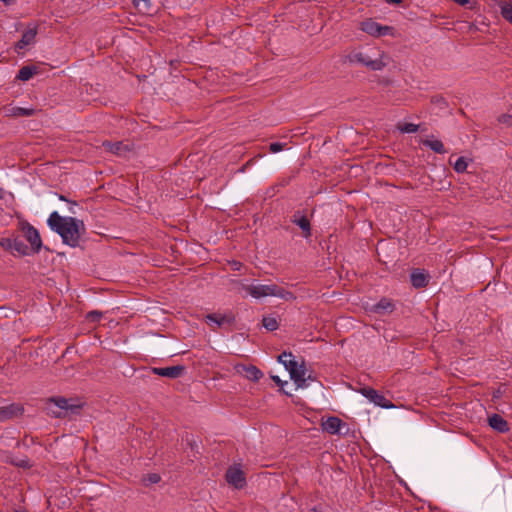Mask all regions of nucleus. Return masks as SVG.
<instances>
[{"mask_svg":"<svg viewBox=\"0 0 512 512\" xmlns=\"http://www.w3.org/2000/svg\"><path fill=\"white\" fill-rule=\"evenodd\" d=\"M58 198H59V200H61V201H65V202H67V203H68V201H69V200H68L64 195H59V196H58Z\"/></svg>","mask_w":512,"mask_h":512,"instance_id":"42","label":"nucleus"},{"mask_svg":"<svg viewBox=\"0 0 512 512\" xmlns=\"http://www.w3.org/2000/svg\"><path fill=\"white\" fill-rule=\"evenodd\" d=\"M102 317V312L93 310L87 313L86 318L92 322H98Z\"/></svg>","mask_w":512,"mask_h":512,"instance_id":"33","label":"nucleus"},{"mask_svg":"<svg viewBox=\"0 0 512 512\" xmlns=\"http://www.w3.org/2000/svg\"><path fill=\"white\" fill-rule=\"evenodd\" d=\"M37 72L35 66L26 65L20 68L17 74V79L21 81L30 80Z\"/></svg>","mask_w":512,"mask_h":512,"instance_id":"24","label":"nucleus"},{"mask_svg":"<svg viewBox=\"0 0 512 512\" xmlns=\"http://www.w3.org/2000/svg\"><path fill=\"white\" fill-rule=\"evenodd\" d=\"M501 396V391L500 390H497L493 393V398H499Z\"/></svg>","mask_w":512,"mask_h":512,"instance_id":"41","label":"nucleus"},{"mask_svg":"<svg viewBox=\"0 0 512 512\" xmlns=\"http://www.w3.org/2000/svg\"><path fill=\"white\" fill-rule=\"evenodd\" d=\"M272 380L279 386H283L285 383L278 376H272Z\"/></svg>","mask_w":512,"mask_h":512,"instance_id":"37","label":"nucleus"},{"mask_svg":"<svg viewBox=\"0 0 512 512\" xmlns=\"http://www.w3.org/2000/svg\"><path fill=\"white\" fill-rule=\"evenodd\" d=\"M361 29L371 36H385L389 33L390 27L383 26L373 20H366L361 23Z\"/></svg>","mask_w":512,"mask_h":512,"instance_id":"10","label":"nucleus"},{"mask_svg":"<svg viewBox=\"0 0 512 512\" xmlns=\"http://www.w3.org/2000/svg\"><path fill=\"white\" fill-rule=\"evenodd\" d=\"M501 14L505 20L512 24V3L505 4L502 7Z\"/></svg>","mask_w":512,"mask_h":512,"instance_id":"29","label":"nucleus"},{"mask_svg":"<svg viewBox=\"0 0 512 512\" xmlns=\"http://www.w3.org/2000/svg\"><path fill=\"white\" fill-rule=\"evenodd\" d=\"M278 362L283 364L285 369L290 373L292 369L297 367L298 362L295 360L291 352H283L278 356Z\"/></svg>","mask_w":512,"mask_h":512,"instance_id":"19","label":"nucleus"},{"mask_svg":"<svg viewBox=\"0 0 512 512\" xmlns=\"http://www.w3.org/2000/svg\"><path fill=\"white\" fill-rule=\"evenodd\" d=\"M225 479L236 489H242L246 485V478L240 465L230 466L226 471Z\"/></svg>","mask_w":512,"mask_h":512,"instance_id":"7","label":"nucleus"},{"mask_svg":"<svg viewBox=\"0 0 512 512\" xmlns=\"http://www.w3.org/2000/svg\"><path fill=\"white\" fill-rule=\"evenodd\" d=\"M345 426V423L338 417L331 416L322 423L323 430L329 434H340L341 428Z\"/></svg>","mask_w":512,"mask_h":512,"instance_id":"14","label":"nucleus"},{"mask_svg":"<svg viewBox=\"0 0 512 512\" xmlns=\"http://www.w3.org/2000/svg\"><path fill=\"white\" fill-rule=\"evenodd\" d=\"M498 121L507 126H511L512 125V114H502L501 116H499Z\"/></svg>","mask_w":512,"mask_h":512,"instance_id":"34","label":"nucleus"},{"mask_svg":"<svg viewBox=\"0 0 512 512\" xmlns=\"http://www.w3.org/2000/svg\"><path fill=\"white\" fill-rule=\"evenodd\" d=\"M151 372L155 375L166 377L170 379H177L185 372V366L176 365L170 367H152Z\"/></svg>","mask_w":512,"mask_h":512,"instance_id":"8","label":"nucleus"},{"mask_svg":"<svg viewBox=\"0 0 512 512\" xmlns=\"http://www.w3.org/2000/svg\"><path fill=\"white\" fill-rule=\"evenodd\" d=\"M35 110L33 108H23V107H11L7 109V113L10 116L21 117V116H32Z\"/></svg>","mask_w":512,"mask_h":512,"instance_id":"25","label":"nucleus"},{"mask_svg":"<svg viewBox=\"0 0 512 512\" xmlns=\"http://www.w3.org/2000/svg\"><path fill=\"white\" fill-rule=\"evenodd\" d=\"M422 143L425 147H428L435 153H438V154L446 153V150H445V147H444L442 141H440L438 139H434V138L425 139V140H423Z\"/></svg>","mask_w":512,"mask_h":512,"instance_id":"22","label":"nucleus"},{"mask_svg":"<svg viewBox=\"0 0 512 512\" xmlns=\"http://www.w3.org/2000/svg\"><path fill=\"white\" fill-rule=\"evenodd\" d=\"M388 4H401L402 0H385Z\"/></svg>","mask_w":512,"mask_h":512,"instance_id":"39","label":"nucleus"},{"mask_svg":"<svg viewBox=\"0 0 512 512\" xmlns=\"http://www.w3.org/2000/svg\"><path fill=\"white\" fill-rule=\"evenodd\" d=\"M262 324L268 331H274L279 327L277 319L272 316L263 317Z\"/></svg>","mask_w":512,"mask_h":512,"instance_id":"26","label":"nucleus"},{"mask_svg":"<svg viewBox=\"0 0 512 512\" xmlns=\"http://www.w3.org/2000/svg\"><path fill=\"white\" fill-rule=\"evenodd\" d=\"M291 380L297 385L298 388H305L308 386L307 380H313L311 376L305 377L306 375V367L304 361L302 363H298L297 367L292 369L289 373Z\"/></svg>","mask_w":512,"mask_h":512,"instance_id":"9","label":"nucleus"},{"mask_svg":"<svg viewBox=\"0 0 512 512\" xmlns=\"http://www.w3.org/2000/svg\"><path fill=\"white\" fill-rule=\"evenodd\" d=\"M286 146V143H281V142H273L269 145V151L271 153H278L280 151H282Z\"/></svg>","mask_w":512,"mask_h":512,"instance_id":"31","label":"nucleus"},{"mask_svg":"<svg viewBox=\"0 0 512 512\" xmlns=\"http://www.w3.org/2000/svg\"><path fill=\"white\" fill-rule=\"evenodd\" d=\"M397 129L401 132V133H416L419 129V125L417 124H414V123H404V124H398L397 125Z\"/></svg>","mask_w":512,"mask_h":512,"instance_id":"27","label":"nucleus"},{"mask_svg":"<svg viewBox=\"0 0 512 512\" xmlns=\"http://www.w3.org/2000/svg\"><path fill=\"white\" fill-rule=\"evenodd\" d=\"M235 322V317L233 314H208L206 316L207 324H216L217 326H223L225 324H233Z\"/></svg>","mask_w":512,"mask_h":512,"instance_id":"15","label":"nucleus"},{"mask_svg":"<svg viewBox=\"0 0 512 512\" xmlns=\"http://www.w3.org/2000/svg\"><path fill=\"white\" fill-rule=\"evenodd\" d=\"M395 309L393 301L389 298L383 297L376 304L373 305L372 311L376 314L391 313Z\"/></svg>","mask_w":512,"mask_h":512,"instance_id":"17","label":"nucleus"},{"mask_svg":"<svg viewBox=\"0 0 512 512\" xmlns=\"http://www.w3.org/2000/svg\"><path fill=\"white\" fill-rule=\"evenodd\" d=\"M243 370H244V376L248 380H251L254 382L260 380L263 376L262 371L254 365L244 366Z\"/></svg>","mask_w":512,"mask_h":512,"instance_id":"23","label":"nucleus"},{"mask_svg":"<svg viewBox=\"0 0 512 512\" xmlns=\"http://www.w3.org/2000/svg\"><path fill=\"white\" fill-rule=\"evenodd\" d=\"M78 206L77 202L76 201H68V211L71 213V214H76V207Z\"/></svg>","mask_w":512,"mask_h":512,"instance_id":"35","label":"nucleus"},{"mask_svg":"<svg viewBox=\"0 0 512 512\" xmlns=\"http://www.w3.org/2000/svg\"><path fill=\"white\" fill-rule=\"evenodd\" d=\"M23 408L18 404H10L5 407H0V421L10 419L14 416L21 415Z\"/></svg>","mask_w":512,"mask_h":512,"instance_id":"18","label":"nucleus"},{"mask_svg":"<svg viewBox=\"0 0 512 512\" xmlns=\"http://www.w3.org/2000/svg\"><path fill=\"white\" fill-rule=\"evenodd\" d=\"M410 281L414 288H423L427 286L429 282V276L422 269H413L410 274Z\"/></svg>","mask_w":512,"mask_h":512,"instance_id":"13","label":"nucleus"},{"mask_svg":"<svg viewBox=\"0 0 512 512\" xmlns=\"http://www.w3.org/2000/svg\"><path fill=\"white\" fill-rule=\"evenodd\" d=\"M12 244H13V238H2L0 240V246L6 250L12 253Z\"/></svg>","mask_w":512,"mask_h":512,"instance_id":"32","label":"nucleus"},{"mask_svg":"<svg viewBox=\"0 0 512 512\" xmlns=\"http://www.w3.org/2000/svg\"><path fill=\"white\" fill-rule=\"evenodd\" d=\"M103 147L113 153V154H116V155H122L124 152H126L128 149H127V146L124 145L122 142H109V141H105L103 142Z\"/></svg>","mask_w":512,"mask_h":512,"instance_id":"21","label":"nucleus"},{"mask_svg":"<svg viewBox=\"0 0 512 512\" xmlns=\"http://www.w3.org/2000/svg\"><path fill=\"white\" fill-rule=\"evenodd\" d=\"M488 422L489 426L499 433H505L509 431L508 422L499 414H493L490 416Z\"/></svg>","mask_w":512,"mask_h":512,"instance_id":"16","label":"nucleus"},{"mask_svg":"<svg viewBox=\"0 0 512 512\" xmlns=\"http://www.w3.org/2000/svg\"><path fill=\"white\" fill-rule=\"evenodd\" d=\"M350 63L361 64L372 71H381L388 64V56L377 48L352 52L348 55Z\"/></svg>","mask_w":512,"mask_h":512,"instance_id":"2","label":"nucleus"},{"mask_svg":"<svg viewBox=\"0 0 512 512\" xmlns=\"http://www.w3.org/2000/svg\"><path fill=\"white\" fill-rule=\"evenodd\" d=\"M359 393L367 398L371 403L384 409L394 408V404L388 400L383 394L370 387H363Z\"/></svg>","mask_w":512,"mask_h":512,"instance_id":"5","label":"nucleus"},{"mask_svg":"<svg viewBox=\"0 0 512 512\" xmlns=\"http://www.w3.org/2000/svg\"><path fill=\"white\" fill-rule=\"evenodd\" d=\"M17 253L20 256H28L33 254L30 248L18 237L13 238L12 254Z\"/></svg>","mask_w":512,"mask_h":512,"instance_id":"20","label":"nucleus"},{"mask_svg":"<svg viewBox=\"0 0 512 512\" xmlns=\"http://www.w3.org/2000/svg\"><path fill=\"white\" fill-rule=\"evenodd\" d=\"M80 405H74L70 399L64 397H54L50 399L49 409L55 417H61L63 412L75 411Z\"/></svg>","mask_w":512,"mask_h":512,"instance_id":"6","label":"nucleus"},{"mask_svg":"<svg viewBox=\"0 0 512 512\" xmlns=\"http://www.w3.org/2000/svg\"><path fill=\"white\" fill-rule=\"evenodd\" d=\"M47 225L61 237L64 244L72 248L80 245L81 237L86 231L83 220L71 216H61L57 211H53L49 215Z\"/></svg>","mask_w":512,"mask_h":512,"instance_id":"1","label":"nucleus"},{"mask_svg":"<svg viewBox=\"0 0 512 512\" xmlns=\"http://www.w3.org/2000/svg\"><path fill=\"white\" fill-rule=\"evenodd\" d=\"M457 4L465 6L469 3V0H454Z\"/></svg>","mask_w":512,"mask_h":512,"instance_id":"38","label":"nucleus"},{"mask_svg":"<svg viewBox=\"0 0 512 512\" xmlns=\"http://www.w3.org/2000/svg\"><path fill=\"white\" fill-rule=\"evenodd\" d=\"M38 27L36 24H29L28 29L24 31L21 39L15 44V50L20 51L25 49L28 45L34 43Z\"/></svg>","mask_w":512,"mask_h":512,"instance_id":"11","label":"nucleus"},{"mask_svg":"<svg viewBox=\"0 0 512 512\" xmlns=\"http://www.w3.org/2000/svg\"><path fill=\"white\" fill-rule=\"evenodd\" d=\"M244 289L251 297L255 299H260L268 296L277 297L286 301L296 299L295 295L292 292L276 284H251L244 286Z\"/></svg>","mask_w":512,"mask_h":512,"instance_id":"3","label":"nucleus"},{"mask_svg":"<svg viewBox=\"0 0 512 512\" xmlns=\"http://www.w3.org/2000/svg\"><path fill=\"white\" fill-rule=\"evenodd\" d=\"M17 466L27 468L30 467L29 460H21L20 462L16 463Z\"/></svg>","mask_w":512,"mask_h":512,"instance_id":"36","label":"nucleus"},{"mask_svg":"<svg viewBox=\"0 0 512 512\" xmlns=\"http://www.w3.org/2000/svg\"><path fill=\"white\" fill-rule=\"evenodd\" d=\"M291 221L302 230L303 237L308 238L311 236V224L306 215L302 214L300 211H296Z\"/></svg>","mask_w":512,"mask_h":512,"instance_id":"12","label":"nucleus"},{"mask_svg":"<svg viewBox=\"0 0 512 512\" xmlns=\"http://www.w3.org/2000/svg\"><path fill=\"white\" fill-rule=\"evenodd\" d=\"M18 228L30 244L29 248L32 253H39L43 246L39 231L26 220L20 221Z\"/></svg>","mask_w":512,"mask_h":512,"instance_id":"4","label":"nucleus"},{"mask_svg":"<svg viewBox=\"0 0 512 512\" xmlns=\"http://www.w3.org/2000/svg\"><path fill=\"white\" fill-rule=\"evenodd\" d=\"M160 480H161V477L157 473L148 474L147 476H145L143 478V482H144L145 485L157 484V483L160 482Z\"/></svg>","mask_w":512,"mask_h":512,"instance_id":"30","label":"nucleus"},{"mask_svg":"<svg viewBox=\"0 0 512 512\" xmlns=\"http://www.w3.org/2000/svg\"><path fill=\"white\" fill-rule=\"evenodd\" d=\"M434 103H438V104H446L445 100L443 98H435L433 100Z\"/></svg>","mask_w":512,"mask_h":512,"instance_id":"40","label":"nucleus"},{"mask_svg":"<svg viewBox=\"0 0 512 512\" xmlns=\"http://www.w3.org/2000/svg\"><path fill=\"white\" fill-rule=\"evenodd\" d=\"M468 167V160L465 157H459L454 163V170L457 173H463Z\"/></svg>","mask_w":512,"mask_h":512,"instance_id":"28","label":"nucleus"}]
</instances>
